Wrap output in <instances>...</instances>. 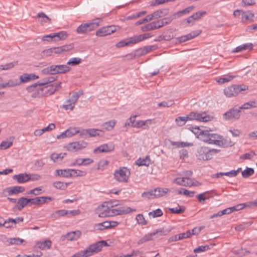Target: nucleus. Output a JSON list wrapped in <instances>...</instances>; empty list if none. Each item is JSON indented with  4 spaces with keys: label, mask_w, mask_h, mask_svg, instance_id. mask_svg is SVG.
I'll use <instances>...</instances> for the list:
<instances>
[{
    "label": "nucleus",
    "mask_w": 257,
    "mask_h": 257,
    "mask_svg": "<svg viewBox=\"0 0 257 257\" xmlns=\"http://www.w3.org/2000/svg\"><path fill=\"white\" fill-rule=\"evenodd\" d=\"M13 178L17 180L18 183H24L30 181L29 174L26 173L15 175Z\"/></svg>",
    "instance_id": "nucleus-25"
},
{
    "label": "nucleus",
    "mask_w": 257,
    "mask_h": 257,
    "mask_svg": "<svg viewBox=\"0 0 257 257\" xmlns=\"http://www.w3.org/2000/svg\"><path fill=\"white\" fill-rule=\"evenodd\" d=\"M73 49V45L70 44L58 47H53L54 54H61L64 52L69 51Z\"/></svg>",
    "instance_id": "nucleus-24"
},
{
    "label": "nucleus",
    "mask_w": 257,
    "mask_h": 257,
    "mask_svg": "<svg viewBox=\"0 0 257 257\" xmlns=\"http://www.w3.org/2000/svg\"><path fill=\"white\" fill-rule=\"evenodd\" d=\"M79 95L78 92H75L73 95L68 99H67L65 103L61 106L65 110H73L77 102Z\"/></svg>",
    "instance_id": "nucleus-11"
},
{
    "label": "nucleus",
    "mask_w": 257,
    "mask_h": 257,
    "mask_svg": "<svg viewBox=\"0 0 257 257\" xmlns=\"http://www.w3.org/2000/svg\"><path fill=\"white\" fill-rule=\"evenodd\" d=\"M254 173V170L251 168L246 167V168L242 171L241 174L243 178H247L252 175Z\"/></svg>",
    "instance_id": "nucleus-57"
},
{
    "label": "nucleus",
    "mask_w": 257,
    "mask_h": 257,
    "mask_svg": "<svg viewBox=\"0 0 257 257\" xmlns=\"http://www.w3.org/2000/svg\"><path fill=\"white\" fill-rule=\"evenodd\" d=\"M13 145V142L12 141H3L0 144V149L2 150H6Z\"/></svg>",
    "instance_id": "nucleus-64"
},
{
    "label": "nucleus",
    "mask_w": 257,
    "mask_h": 257,
    "mask_svg": "<svg viewBox=\"0 0 257 257\" xmlns=\"http://www.w3.org/2000/svg\"><path fill=\"white\" fill-rule=\"evenodd\" d=\"M70 70V68L67 65H52L43 69L42 73L44 74L55 75L64 74Z\"/></svg>",
    "instance_id": "nucleus-5"
},
{
    "label": "nucleus",
    "mask_w": 257,
    "mask_h": 257,
    "mask_svg": "<svg viewBox=\"0 0 257 257\" xmlns=\"http://www.w3.org/2000/svg\"><path fill=\"white\" fill-rule=\"evenodd\" d=\"M191 180V179L188 177H178L174 179L173 182L178 185L189 187Z\"/></svg>",
    "instance_id": "nucleus-23"
},
{
    "label": "nucleus",
    "mask_w": 257,
    "mask_h": 257,
    "mask_svg": "<svg viewBox=\"0 0 257 257\" xmlns=\"http://www.w3.org/2000/svg\"><path fill=\"white\" fill-rule=\"evenodd\" d=\"M52 243V241L50 239L39 241L37 242L36 247L41 250H47L50 248Z\"/></svg>",
    "instance_id": "nucleus-20"
},
{
    "label": "nucleus",
    "mask_w": 257,
    "mask_h": 257,
    "mask_svg": "<svg viewBox=\"0 0 257 257\" xmlns=\"http://www.w3.org/2000/svg\"><path fill=\"white\" fill-rule=\"evenodd\" d=\"M154 190L156 198L162 197L170 191V189L167 188L158 187Z\"/></svg>",
    "instance_id": "nucleus-33"
},
{
    "label": "nucleus",
    "mask_w": 257,
    "mask_h": 257,
    "mask_svg": "<svg viewBox=\"0 0 257 257\" xmlns=\"http://www.w3.org/2000/svg\"><path fill=\"white\" fill-rule=\"evenodd\" d=\"M130 44H136L134 37H130L127 39H123L118 42L116 44L117 48H121L126 46H128Z\"/></svg>",
    "instance_id": "nucleus-26"
},
{
    "label": "nucleus",
    "mask_w": 257,
    "mask_h": 257,
    "mask_svg": "<svg viewBox=\"0 0 257 257\" xmlns=\"http://www.w3.org/2000/svg\"><path fill=\"white\" fill-rule=\"evenodd\" d=\"M252 47L253 45L252 43H249L243 44L237 47L234 50L232 51V52H240L247 49L250 50L252 49Z\"/></svg>",
    "instance_id": "nucleus-36"
},
{
    "label": "nucleus",
    "mask_w": 257,
    "mask_h": 257,
    "mask_svg": "<svg viewBox=\"0 0 257 257\" xmlns=\"http://www.w3.org/2000/svg\"><path fill=\"white\" fill-rule=\"evenodd\" d=\"M209 144H212L217 146L226 148L233 145L230 141L224 139L222 136L216 134L210 133L209 138Z\"/></svg>",
    "instance_id": "nucleus-6"
},
{
    "label": "nucleus",
    "mask_w": 257,
    "mask_h": 257,
    "mask_svg": "<svg viewBox=\"0 0 257 257\" xmlns=\"http://www.w3.org/2000/svg\"><path fill=\"white\" fill-rule=\"evenodd\" d=\"M8 242L10 244L21 245L25 242V240L19 237H15L8 239Z\"/></svg>",
    "instance_id": "nucleus-49"
},
{
    "label": "nucleus",
    "mask_w": 257,
    "mask_h": 257,
    "mask_svg": "<svg viewBox=\"0 0 257 257\" xmlns=\"http://www.w3.org/2000/svg\"><path fill=\"white\" fill-rule=\"evenodd\" d=\"M68 186L67 183H64L61 181H56L54 182L53 186L58 189L65 190L67 188Z\"/></svg>",
    "instance_id": "nucleus-56"
},
{
    "label": "nucleus",
    "mask_w": 257,
    "mask_h": 257,
    "mask_svg": "<svg viewBox=\"0 0 257 257\" xmlns=\"http://www.w3.org/2000/svg\"><path fill=\"white\" fill-rule=\"evenodd\" d=\"M234 206L236 211L241 210L245 207L251 208L252 207L257 206V199L251 202L238 204Z\"/></svg>",
    "instance_id": "nucleus-28"
},
{
    "label": "nucleus",
    "mask_w": 257,
    "mask_h": 257,
    "mask_svg": "<svg viewBox=\"0 0 257 257\" xmlns=\"http://www.w3.org/2000/svg\"><path fill=\"white\" fill-rule=\"evenodd\" d=\"M151 160L149 156H146L143 159L140 158L136 161V164L139 166H149Z\"/></svg>",
    "instance_id": "nucleus-38"
},
{
    "label": "nucleus",
    "mask_w": 257,
    "mask_h": 257,
    "mask_svg": "<svg viewBox=\"0 0 257 257\" xmlns=\"http://www.w3.org/2000/svg\"><path fill=\"white\" fill-rule=\"evenodd\" d=\"M66 153H53L50 156V159L51 160H52L54 162H57L59 161H61L62 160V159L64 158V157L66 156Z\"/></svg>",
    "instance_id": "nucleus-39"
},
{
    "label": "nucleus",
    "mask_w": 257,
    "mask_h": 257,
    "mask_svg": "<svg viewBox=\"0 0 257 257\" xmlns=\"http://www.w3.org/2000/svg\"><path fill=\"white\" fill-rule=\"evenodd\" d=\"M212 197L211 191H206L202 193H200L197 196V198L199 202L202 203L204 201L209 199Z\"/></svg>",
    "instance_id": "nucleus-34"
},
{
    "label": "nucleus",
    "mask_w": 257,
    "mask_h": 257,
    "mask_svg": "<svg viewBox=\"0 0 257 257\" xmlns=\"http://www.w3.org/2000/svg\"><path fill=\"white\" fill-rule=\"evenodd\" d=\"M142 197L145 199H153L156 198L154 190H150L148 191L143 192L142 194Z\"/></svg>",
    "instance_id": "nucleus-50"
},
{
    "label": "nucleus",
    "mask_w": 257,
    "mask_h": 257,
    "mask_svg": "<svg viewBox=\"0 0 257 257\" xmlns=\"http://www.w3.org/2000/svg\"><path fill=\"white\" fill-rule=\"evenodd\" d=\"M236 76L233 75H222L220 77H218L216 78V81L217 82H218L219 84H224L226 82H228L233 79H234Z\"/></svg>",
    "instance_id": "nucleus-31"
},
{
    "label": "nucleus",
    "mask_w": 257,
    "mask_h": 257,
    "mask_svg": "<svg viewBox=\"0 0 257 257\" xmlns=\"http://www.w3.org/2000/svg\"><path fill=\"white\" fill-rule=\"evenodd\" d=\"M114 149V146L112 143L104 144L94 150V153H108Z\"/></svg>",
    "instance_id": "nucleus-15"
},
{
    "label": "nucleus",
    "mask_w": 257,
    "mask_h": 257,
    "mask_svg": "<svg viewBox=\"0 0 257 257\" xmlns=\"http://www.w3.org/2000/svg\"><path fill=\"white\" fill-rule=\"evenodd\" d=\"M169 210L172 213L174 214H181L184 212V209L181 208L179 205L176 207L169 208Z\"/></svg>",
    "instance_id": "nucleus-60"
},
{
    "label": "nucleus",
    "mask_w": 257,
    "mask_h": 257,
    "mask_svg": "<svg viewBox=\"0 0 257 257\" xmlns=\"http://www.w3.org/2000/svg\"><path fill=\"white\" fill-rule=\"evenodd\" d=\"M18 204L19 205V209L21 210L22 208L25 207L27 205L29 204L31 205V199H28L25 197H21L17 201Z\"/></svg>",
    "instance_id": "nucleus-37"
},
{
    "label": "nucleus",
    "mask_w": 257,
    "mask_h": 257,
    "mask_svg": "<svg viewBox=\"0 0 257 257\" xmlns=\"http://www.w3.org/2000/svg\"><path fill=\"white\" fill-rule=\"evenodd\" d=\"M241 16L242 22L243 23H246L248 20L252 19L254 15L250 11L243 12L242 11Z\"/></svg>",
    "instance_id": "nucleus-42"
},
{
    "label": "nucleus",
    "mask_w": 257,
    "mask_h": 257,
    "mask_svg": "<svg viewBox=\"0 0 257 257\" xmlns=\"http://www.w3.org/2000/svg\"><path fill=\"white\" fill-rule=\"evenodd\" d=\"M66 131L68 134L67 136L69 137H72L77 134H79L80 136H81V130H80L79 127H69Z\"/></svg>",
    "instance_id": "nucleus-48"
},
{
    "label": "nucleus",
    "mask_w": 257,
    "mask_h": 257,
    "mask_svg": "<svg viewBox=\"0 0 257 257\" xmlns=\"http://www.w3.org/2000/svg\"><path fill=\"white\" fill-rule=\"evenodd\" d=\"M42 92H43V97L47 96L54 94L55 90L54 89L52 85H44L42 86Z\"/></svg>",
    "instance_id": "nucleus-30"
},
{
    "label": "nucleus",
    "mask_w": 257,
    "mask_h": 257,
    "mask_svg": "<svg viewBox=\"0 0 257 257\" xmlns=\"http://www.w3.org/2000/svg\"><path fill=\"white\" fill-rule=\"evenodd\" d=\"M155 237L154 233L153 232L148 233L145 235L143 238H142L139 241V243H143L146 241H150L153 239Z\"/></svg>",
    "instance_id": "nucleus-54"
},
{
    "label": "nucleus",
    "mask_w": 257,
    "mask_h": 257,
    "mask_svg": "<svg viewBox=\"0 0 257 257\" xmlns=\"http://www.w3.org/2000/svg\"><path fill=\"white\" fill-rule=\"evenodd\" d=\"M81 232L80 230H75L68 232L66 235V238L70 241L77 240L81 236Z\"/></svg>",
    "instance_id": "nucleus-27"
},
{
    "label": "nucleus",
    "mask_w": 257,
    "mask_h": 257,
    "mask_svg": "<svg viewBox=\"0 0 257 257\" xmlns=\"http://www.w3.org/2000/svg\"><path fill=\"white\" fill-rule=\"evenodd\" d=\"M87 143L83 141L74 142L67 145V149L71 152H75L85 148Z\"/></svg>",
    "instance_id": "nucleus-14"
},
{
    "label": "nucleus",
    "mask_w": 257,
    "mask_h": 257,
    "mask_svg": "<svg viewBox=\"0 0 257 257\" xmlns=\"http://www.w3.org/2000/svg\"><path fill=\"white\" fill-rule=\"evenodd\" d=\"M157 47L155 45H152L149 46L144 47L143 49H138L136 51V53L138 55H143L146 54L153 50H156Z\"/></svg>",
    "instance_id": "nucleus-29"
},
{
    "label": "nucleus",
    "mask_w": 257,
    "mask_h": 257,
    "mask_svg": "<svg viewBox=\"0 0 257 257\" xmlns=\"http://www.w3.org/2000/svg\"><path fill=\"white\" fill-rule=\"evenodd\" d=\"M103 131L101 130L95 128L82 129L81 131V136H86L88 135L89 137H96L101 135V133Z\"/></svg>",
    "instance_id": "nucleus-17"
},
{
    "label": "nucleus",
    "mask_w": 257,
    "mask_h": 257,
    "mask_svg": "<svg viewBox=\"0 0 257 257\" xmlns=\"http://www.w3.org/2000/svg\"><path fill=\"white\" fill-rule=\"evenodd\" d=\"M153 232L155 237H159L166 234V231L163 228L157 229L153 231Z\"/></svg>",
    "instance_id": "nucleus-61"
},
{
    "label": "nucleus",
    "mask_w": 257,
    "mask_h": 257,
    "mask_svg": "<svg viewBox=\"0 0 257 257\" xmlns=\"http://www.w3.org/2000/svg\"><path fill=\"white\" fill-rule=\"evenodd\" d=\"M252 223V221L243 222L235 227V230L237 231H242L246 227L250 226Z\"/></svg>",
    "instance_id": "nucleus-59"
},
{
    "label": "nucleus",
    "mask_w": 257,
    "mask_h": 257,
    "mask_svg": "<svg viewBox=\"0 0 257 257\" xmlns=\"http://www.w3.org/2000/svg\"><path fill=\"white\" fill-rule=\"evenodd\" d=\"M25 190V188L21 186H14L12 187H8L3 190V193L5 195H12L14 194H18L23 192Z\"/></svg>",
    "instance_id": "nucleus-18"
},
{
    "label": "nucleus",
    "mask_w": 257,
    "mask_h": 257,
    "mask_svg": "<svg viewBox=\"0 0 257 257\" xmlns=\"http://www.w3.org/2000/svg\"><path fill=\"white\" fill-rule=\"evenodd\" d=\"M82 61L81 58L79 57H74L70 58L67 63V65L75 66L79 64Z\"/></svg>",
    "instance_id": "nucleus-52"
},
{
    "label": "nucleus",
    "mask_w": 257,
    "mask_h": 257,
    "mask_svg": "<svg viewBox=\"0 0 257 257\" xmlns=\"http://www.w3.org/2000/svg\"><path fill=\"white\" fill-rule=\"evenodd\" d=\"M219 152V150L200 147L197 149L196 156L200 160L207 161L212 158L213 155Z\"/></svg>",
    "instance_id": "nucleus-4"
},
{
    "label": "nucleus",
    "mask_w": 257,
    "mask_h": 257,
    "mask_svg": "<svg viewBox=\"0 0 257 257\" xmlns=\"http://www.w3.org/2000/svg\"><path fill=\"white\" fill-rule=\"evenodd\" d=\"M118 204V201L116 200L104 202L97 208L98 216L100 217H111L125 214L136 210L130 207H119L114 208V207Z\"/></svg>",
    "instance_id": "nucleus-1"
},
{
    "label": "nucleus",
    "mask_w": 257,
    "mask_h": 257,
    "mask_svg": "<svg viewBox=\"0 0 257 257\" xmlns=\"http://www.w3.org/2000/svg\"><path fill=\"white\" fill-rule=\"evenodd\" d=\"M5 88L7 87H13L20 85L18 79H10L7 82L4 83Z\"/></svg>",
    "instance_id": "nucleus-47"
},
{
    "label": "nucleus",
    "mask_w": 257,
    "mask_h": 257,
    "mask_svg": "<svg viewBox=\"0 0 257 257\" xmlns=\"http://www.w3.org/2000/svg\"><path fill=\"white\" fill-rule=\"evenodd\" d=\"M206 14L205 11H200L196 12L192 15V18H193L194 21H197L199 20L202 17L204 16Z\"/></svg>",
    "instance_id": "nucleus-63"
},
{
    "label": "nucleus",
    "mask_w": 257,
    "mask_h": 257,
    "mask_svg": "<svg viewBox=\"0 0 257 257\" xmlns=\"http://www.w3.org/2000/svg\"><path fill=\"white\" fill-rule=\"evenodd\" d=\"M199 132L198 133L199 134L200 139L208 144H209V138L210 136V133L207 130H201L199 129Z\"/></svg>",
    "instance_id": "nucleus-32"
},
{
    "label": "nucleus",
    "mask_w": 257,
    "mask_h": 257,
    "mask_svg": "<svg viewBox=\"0 0 257 257\" xmlns=\"http://www.w3.org/2000/svg\"><path fill=\"white\" fill-rule=\"evenodd\" d=\"M116 123V121L114 119H112L103 123L101 126L102 128L105 131H111L114 128Z\"/></svg>",
    "instance_id": "nucleus-35"
},
{
    "label": "nucleus",
    "mask_w": 257,
    "mask_h": 257,
    "mask_svg": "<svg viewBox=\"0 0 257 257\" xmlns=\"http://www.w3.org/2000/svg\"><path fill=\"white\" fill-rule=\"evenodd\" d=\"M71 178L77 177H83L86 175V172L80 170L71 169Z\"/></svg>",
    "instance_id": "nucleus-46"
},
{
    "label": "nucleus",
    "mask_w": 257,
    "mask_h": 257,
    "mask_svg": "<svg viewBox=\"0 0 257 257\" xmlns=\"http://www.w3.org/2000/svg\"><path fill=\"white\" fill-rule=\"evenodd\" d=\"M152 119H148L146 120H138L136 121L135 124L133 125V127L142 128L143 129H148L149 125L151 124Z\"/></svg>",
    "instance_id": "nucleus-22"
},
{
    "label": "nucleus",
    "mask_w": 257,
    "mask_h": 257,
    "mask_svg": "<svg viewBox=\"0 0 257 257\" xmlns=\"http://www.w3.org/2000/svg\"><path fill=\"white\" fill-rule=\"evenodd\" d=\"M194 6H190L186 9H185L182 11H179L174 14V16H176L177 17H181L183 15L188 14L190 12L192 11L194 9Z\"/></svg>",
    "instance_id": "nucleus-45"
},
{
    "label": "nucleus",
    "mask_w": 257,
    "mask_h": 257,
    "mask_svg": "<svg viewBox=\"0 0 257 257\" xmlns=\"http://www.w3.org/2000/svg\"><path fill=\"white\" fill-rule=\"evenodd\" d=\"M248 89V86L244 84L231 85L226 87L223 91L224 95L228 98L236 96L239 93Z\"/></svg>",
    "instance_id": "nucleus-8"
},
{
    "label": "nucleus",
    "mask_w": 257,
    "mask_h": 257,
    "mask_svg": "<svg viewBox=\"0 0 257 257\" xmlns=\"http://www.w3.org/2000/svg\"><path fill=\"white\" fill-rule=\"evenodd\" d=\"M42 85L40 81H38L34 84L28 86L26 88L28 92L31 93V97L33 98H39L43 97L42 92Z\"/></svg>",
    "instance_id": "nucleus-10"
},
{
    "label": "nucleus",
    "mask_w": 257,
    "mask_h": 257,
    "mask_svg": "<svg viewBox=\"0 0 257 257\" xmlns=\"http://www.w3.org/2000/svg\"><path fill=\"white\" fill-rule=\"evenodd\" d=\"M51 217L58 219L61 217L67 216V210L64 209L59 210L55 211L51 214Z\"/></svg>",
    "instance_id": "nucleus-44"
},
{
    "label": "nucleus",
    "mask_w": 257,
    "mask_h": 257,
    "mask_svg": "<svg viewBox=\"0 0 257 257\" xmlns=\"http://www.w3.org/2000/svg\"><path fill=\"white\" fill-rule=\"evenodd\" d=\"M196 120L202 122H207L211 120V117L206 112L200 113L191 112L185 116H178L175 118V122L178 126L184 125L188 120Z\"/></svg>",
    "instance_id": "nucleus-2"
},
{
    "label": "nucleus",
    "mask_w": 257,
    "mask_h": 257,
    "mask_svg": "<svg viewBox=\"0 0 257 257\" xmlns=\"http://www.w3.org/2000/svg\"><path fill=\"white\" fill-rule=\"evenodd\" d=\"M174 101L172 100L164 101L158 104V106L169 107L174 104Z\"/></svg>",
    "instance_id": "nucleus-62"
},
{
    "label": "nucleus",
    "mask_w": 257,
    "mask_h": 257,
    "mask_svg": "<svg viewBox=\"0 0 257 257\" xmlns=\"http://www.w3.org/2000/svg\"><path fill=\"white\" fill-rule=\"evenodd\" d=\"M55 37V42H58L66 39L68 36V33L65 31H61L59 33H54Z\"/></svg>",
    "instance_id": "nucleus-41"
},
{
    "label": "nucleus",
    "mask_w": 257,
    "mask_h": 257,
    "mask_svg": "<svg viewBox=\"0 0 257 257\" xmlns=\"http://www.w3.org/2000/svg\"><path fill=\"white\" fill-rule=\"evenodd\" d=\"M199 34V33L197 32H193L186 35L178 37L176 38V40L178 43H182L196 37Z\"/></svg>",
    "instance_id": "nucleus-21"
},
{
    "label": "nucleus",
    "mask_w": 257,
    "mask_h": 257,
    "mask_svg": "<svg viewBox=\"0 0 257 257\" xmlns=\"http://www.w3.org/2000/svg\"><path fill=\"white\" fill-rule=\"evenodd\" d=\"M17 62H12L5 65H1L0 69L1 70H7L13 68L15 66L17 65Z\"/></svg>",
    "instance_id": "nucleus-58"
},
{
    "label": "nucleus",
    "mask_w": 257,
    "mask_h": 257,
    "mask_svg": "<svg viewBox=\"0 0 257 257\" xmlns=\"http://www.w3.org/2000/svg\"><path fill=\"white\" fill-rule=\"evenodd\" d=\"M163 214L162 210L160 208H158L155 210H153L149 213L148 215L149 216L153 218L158 217L162 216Z\"/></svg>",
    "instance_id": "nucleus-53"
},
{
    "label": "nucleus",
    "mask_w": 257,
    "mask_h": 257,
    "mask_svg": "<svg viewBox=\"0 0 257 257\" xmlns=\"http://www.w3.org/2000/svg\"><path fill=\"white\" fill-rule=\"evenodd\" d=\"M130 175V170L127 168L123 167L114 171L113 178L115 181L119 183H127Z\"/></svg>",
    "instance_id": "nucleus-7"
},
{
    "label": "nucleus",
    "mask_w": 257,
    "mask_h": 257,
    "mask_svg": "<svg viewBox=\"0 0 257 257\" xmlns=\"http://www.w3.org/2000/svg\"><path fill=\"white\" fill-rule=\"evenodd\" d=\"M257 107V103L255 101H250L248 102L245 103L241 106L238 107V109H249L252 108Z\"/></svg>",
    "instance_id": "nucleus-43"
},
{
    "label": "nucleus",
    "mask_w": 257,
    "mask_h": 257,
    "mask_svg": "<svg viewBox=\"0 0 257 257\" xmlns=\"http://www.w3.org/2000/svg\"><path fill=\"white\" fill-rule=\"evenodd\" d=\"M53 198L49 196L37 197L36 198L31 199V205H42L44 203H48Z\"/></svg>",
    "instance_id": "nucleus-16"
},
{
    "label": "nucleus",
    "mask_w": 257,
    "mask_h": 257,
    "mask_svg": "<svg viewBox=\"0 0 257 257\" xmlns=\"http://www.w3.org/2000/svg\"><path fill=\"white\" fill-rule=\"evenodd\" d=\"M168 10L166 9L158 10L152 13L153 17L154 19H157L163 17L167 15Z\"/></svg>",
    "instance_id": "nucleus-40"
},
{
    "label": "nucleus",
    "mask_w": 257,
    "mask_h": 257,
    "mask_svg": "<svg viewBox=\"0 0 257 257\" xmlns=\"http://www.w3.org/2000/svg\"><path fill=\"white\" fill-rule=\"evenodd\" d=\"M39 78V76L33 73H24L20 77V84L29 82Z\"/></svg>",
    "instance_id": "nucleus-19"
},
{
    "label": "nucleus",
    "mask_w": 257,
    "mask_h": 257,
    "mask_svg": "<svg viewBox=\"0 0 257 257\" xmlns=\"http://www.w3.org/2000/svg\"><path fill=\"white\" fill-rule=\"evenodd\" d=\"M152 36L150 34L147 33L145 34L144 35H140L138 36H134L136 44L140 42L145 39H147L150 37H151Z\"/></svg>",
    "instance_id": "nucleus-51"
},
{
    "label": "nucleus",
    "mask_w": 257,
    "mask_h": 257,
    "mask_svg": "<svg viewBox=\"0 0 257 257\" xmlns=\"http://www.w3.org/2000/svg\"><path fill=\"white\" fill-rule=\"evenodd\" d=\"M240 116V110L236 106L229 109L223 115V118L226 120L238 119Z\"/></svg>",
    "instance_id": "nucleus-12"
},
{
    "label": "nucleus",
    "mask_w": 257,
    "mask_h": 257,
    "mask_svg": "<svg viewBox=\"0 0 257 257\" xmlns=\"http://www.w3.org/2000/svg\"><path fill=\"white\" fill-rule=\"evenodd\" d=\"M136 219L137 223L141 225H145L148 223V221L145 219V217L142 214L137 215Z\"/></svg>",
    "instance_id": "nucleus-55"
},
{
    "label": "nucleus",
    "mask_w": 257,
    "mask_h": 257,
    "mask_svg": "<svg viewBox=\"0 0 257 257\" xmlns=\"http://www.w3.org/2000/svg\"><path fill=\"white\" fill-rule=\"evenodd\" d=\"M100 22V20H94L90 22L80 25L76 29V32L79 34H85L97 28Z\"/></svg>",
    "instance_id": "nucleus-9"
},
{
    "label": "nucleus",
    "mask_w": 257,
    "mask_h": 257,
    "mask_svg": "<svg viewBox=\"0 0 257 257\" xmlns=\"http://www.w3.org/2000/svg\"><path fill=\"white\" fill-rule=\"evenodd\" d=\"M116 31L115 26L111 25L103 27L96 31L95 35L98 37H104L110 35Z\"/></svg>",
    "instance_id": "nucleus-13"
},
{
    "label": "nucleus",
    "mask_w": 257,
    "mask_h": 257,
    "mask_svg": "<svg viewBox=\"0 0 257 257\" xmlns=\"http://www.w3.org/2000/svg\"><path fill=\"white\" fill-rule=\"evenodd\" d=\"M105 241L102 240L89 245L85 250H80L70 257H89L100 251L103 246H106Z\"/></svg>",
    "instance_id": "nucleus-3"
}]
</instances>
